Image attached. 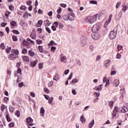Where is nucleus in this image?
<instances>
[{
  "label": "nucleus",
  "instance_id": "423d86ee",
  "mask_svg": "<svg viewBox=\"0 0 128 128\" xmlns=\"http://www.w3.org/2000/svg\"><path fill=\"white\" fill-rule=\"evenodd\" d=\"M106 16V10H102L98 14V18L99 20H102L104 17Z\"/></svg>",
  "mask_w": 128,
  "mask_h": 128
},
{
  "label": "nucleus",
  "instance_id": "7ed1b4c3",
  "mask_svg": "<svg viewBox=\"0 0 128 128\" xmlns=\"http://www.w3.org/2000/svg\"><path fill=\"white\" fill-rule=\"evenodd\" d=\"M100 26L99 24H95L92 27L93 32H97L100 30Z\"/></svg>",
  "mask_w": 128,
  "mask_h": 128
},
{
  "label": "nucleus",
  "instance_id": "e2e57ef3",
  "mask_svg": "<svg viewBox=\"0 0 128 128\" xmlns=\"http://www.w3.org/2000/svg\"><path fill=\"white\" fill-rule=\"evenodd\" d=\"M53 84V82L52 81H50V82H49L48 84V86H49V88H50V86H52Z\"/></svg>",
  "mask_w": 128,
  "mask_h": 128
},
{
  "label": "nucleus",
  "instance_id": "dca6fc26",
  "mask_svg": "<svg viewBox=\"0 0 128 128\" xmlns=\"http://www.w3.org/2000/svg\"><path fill=\"white\" fill-rule=\"evenodd\" d=\"M10 25H11V28H14V26H16L17 25V22H15V21H12L10 23Z\"/></svg>",
  "mask_w": 128,
  "mask_h": 128
},
{
  "label": "nucleus",
  "instance_id": "e433bc0d",
  "mask_svg": "<svg viewBox=\"0 0 128 128\" xmlns=\"http://www.w3.org/2000/svg\"><path fill=\"white\" fill-rule=\"evenodd\" d=\"M12 38L13 41H14V42L18 41V37L16 36H12Z\"/></svg>",
  "mask_w": 128,
  "mask_h": 128
},
{
  "label": "nucleus",
  "instance_id": "f3484780",
  "mask_svg": "<svg viewBox=\"0 0 128 128\" xmlns=\"http://www.w3.org/2000/svg\"><path fill=\"white\" fill-rule=\"evenodd\" d=\"M74 14H68V20H70V21H74Z\"/></svg>",
  "mask_w": 128,
  "mask_h": 128
},
{
  "label": "nucleus",
  "instance_id": "a19ab883",
  "mask_svg": "<svg viewBox=\"0 0 128 128\" xmlns=\"http://www.w3.org/2000/svg\"><path fill=\"white\" fill-rule=\"evenodd\" d=\"M38 66L39 69L42 70L43 68V64L40 63L38 64Z\"/></svg>",
  "mask_w": 128,
  "mask_h": 128
},
{
  "label": "nucleus",
  "instance_id": "3c124183",
  "mask_svg": "<svg viewBox=\"0 0 128 128\" xmlns=\"http://www.w3.org/2000/svg\"><path fill=\"white\" fill-rule=\"evenodd\" d=\"M55 44H56V43L54 41H51L49 43L48 46H52L55 45Z\"/></svg>",
  "mask_w": 128,
  "mask_h": 128
},
{
  "label": "nucleus",
  "instance_id": "c9c22d12",
  "mask_svg": "<svg viewBox=\"0 0 128 128\" xmlns=\"http://www.w3.org/2000/svg\"><path fill=\"white\" fill-rule=\"evenodd\" d=\"M15 115L18 117L19 118L20 116V111L19 110H16V112H15Z\"/></svg>",
  "mask_w": 128,
  "mask_h": 128
},
{
  "label": "nucleus",
  "instance_id": "13d9d810",
  "mask_svg": "<svg viewBox=\"0 0 128 128\" xmlns=\"http://www.w3.org/2000/svg\"><path fill=\"white\" fill-rule=\"evenodd\" d=\"M101 56L100 55H98L97 56V58H96V60L98 62V61H99L100 59H101Z\"/></svg>",
  "mask_w": 128,
  "mask_h": 128
},
{
  "label": "nucleus",
  "instance_id": "5fc2aeb1",
  "mask_svg": "<svg viewBox=\"0 0 128 128\" xmlns=\"http://www.w3.org/2000/svg\"><path fill=\"white\" fill-rule=\"evenodd\" d=\"M46 30L48 33L52 32V30L49 28H48V27L46 28Z\"/></svg>",
  "mask_w": 128,
  "mask_h": 128
},
{
  "label": "nucleus",
  "instance_id": "f257e3e1",
  "mask_svg": "<svg viewBox=\"0 0 128 128\" xmlns=\"http://www.w3.org/2000/svg\"><path fill=\"white\" fill-rule=\"evenodd\" d=\"M98 18V14H96L92 16H89L86 18V22L90 24H92L96 22Z\"/></svg>",
  "mask_w": 128,
  "mask_h": 128
},
{
  "label": "nucleus",
  "instance_id": "6ab92c4d",
  "mask_svg": "<svg viewBox=\"0 0 128 128\" xmlns=\"http://www.w3.org/2000/svg\"><path fill=\"white\" fill-rule=\"evenodd\" d=\"M80 120L82 123H85L86 122V119L84 116L82 115L80 116Z\"/></svg>",
  "mask_w": 128,
  "mask_h": 128
},
{
  "label": "nucleus",
  "instance_id": "4c0bfd02",
  "mask_svg": "<svg viewBox=\"0 0 128 128\" xmlns=\"http://www.w3.org/2000/svg\"><path fill=\"white\" fill-rule=\"evenodd\" d=\"M27 52H28V50L26 48H24L22 49V54H27Z\"/></svg>",
  "mask_w": 128,
  "mask_h": 128
},
{
  "label": "nucleus",
  "instance_id": "864d4df0",
  "mask_svg": "<svg viewBox=\"0 0 128 128\" xmlns=\"http://www.w3.org/2000/svg\"><path fill=\"white\" fill-rule=\"evenodd\" d=\"M13 32H14L15 34H20V32H19V31H18V30H13Z\"/></svg>",
  "mask_w": 128,
  "mask_h": 128
},
{
  "label": "nucleus",
  "instance_id": "052dcab7",
  "mask_svg": "<svg viewBox=\"0 0 128 128\" xmlns=\"http://www.w3.org/2000/svg\"><path fill=\"white\" fill-rule=\"evenodd\" d=\"M52 30H53V31H56V26H54V25H52Z\"/></svg>",
  "mask_w": 128,
  "mask_h": 128
},
{
  "label": "nucleus",
  "instance_id": "aec40b11",
  "mask_svg": "<svg viewBox=\"0 0 128 128\" xmlns=\"http://www.w3.org/2000/svg\"><path fill=\"white\" fill-rule=\"evenodd\" d=\"M6 119L8 122H10L11 120L9 116V113L8 111L6 112Z\"/></svg>",
  "mask_w": 128,
  "mask_h": 128
},
{
  "label": "nucleus",
  "instance_id": "4be33fe9",
  "mask_svg": "<svg viewBox=\"0 0 128 128\" xmlns=\"http://www.w3.org/2000/svg\"><path fill=\"white\" fill-rule=\"evenodd\" d=\"M60 62H66L67 58L66 56H62L60 58Z\"/></svg>",
  "mask_w": 128,
  "mask_h": 128
},
{
  "label": "nucleus",
  "instance_id": "393cba45",
  "mask_svg": "<svg viewBox=\"0 0 128 128\" xmlns=\"http://www.w3.org/2000/svg\"><path fill=\"white\" fill-rule=\"evenodd\" d=\"M128 8V6H126V4H124L122 6V10H123V12H126Z\"/></svg>",
  "mask_w": 128,
  "mask_h": 128
},
{
  "label": "nucleus",
  "instance_id": "774afa93",
  "mask_svg": "<svg viewBox=\"0 0 128 128\" xmlns=\"http://www.w3.org/2000/svg\"><path fill=\"white\" fill-rule=\"evenodd\" d=\"M69 72H70L69 69H67L64 72L65 75L68 74Z\"/></svg>",
  "mask_w": 128,
  "mask_h": 128
},
{
  "label": "nucleus",
  "instance_id": "2f4dec72",
  "mask_svg": "<svg viewBox=\"0 0 128 128\" xmlns=\"http://www.w3.org/2000/svg\"><path fill=\"white\" fill-rule=\"evenodd\" d=\"M36 42L37 44L40 45L42 44V40L38 39L36 40Z\"/></svg>",
  "mask_w": 128,
  "mask_h": 128
},
{
  "label": "nucleus",
  "instance_id": "09e8293b",
  "mask_svg": "<svg viewBox=\"0 0 128 128\" xmlns=\"http://www.w3.org/2000/svg\"><path fill=\"white\" fill-rule=\"evenodd\" d=\"M120 58H121V54L120 53H118L116 54V59H120Z\"/></svg>",
  "mask_w": 128,
  "mask_h": 128
},
{
  "label": "nucleus",
  "instance_id": "de8ad7c7",
  "mask_svg": "<svg viewBox=\"0 0 128 128\" xmlns=\"http://www.w3.org/2000/svg\"><path fill=\"white\" fill-rule=\"evenodd\" d=\"M116 74V71H112L110 72V76H114Z\"/></svg>",
  "mask_w": 128,
  "mask_h": 128
},
{
  "label": "nucleus",
  "instance_id": "a18cd8bd",
  "mask_svg": "<svg viewBox=\"0 0 128 128\" xmlns=\"http://www.w3.org/2000/svg\"><path fill=\"white\" fill-rule=\"evenodd\" d=\"M22 44L24 46H28V43L27 42H26L25 40H24V41L22 42Z\"/></svg>",
  "mask_w": 128,
  "mask_h": 128
},
{
  "label": "nucleus",
  "instance_id": "79ce46f5",
  "mask_svg": "<svg viewBox=\"0 0 128 128\" xmlns=\"http://www.w3.org/2000/svg\"><path fill=\"white\" fill-rule=\"evenodd\" d=\"M118 52L120 51L121 50H123L122 46L121 45H118Z\"/></svg>",
  "mask_w": 128,
  "mask_h": 128
},
{
  "label": "nucleus",
  "instance_id": "f03ea898",
  "mask_svg": "<svg viewBox=\"0 0 128 128\" xmlns=\"http://www.w3.org/2000/svg\"><path fill=\"white\" fill-rule=\"evenodd\" d=\"M112 14H111L109 15V18L105 20V23L104 25V28H107L109 24L111 22L112 18Z\"/></svg>",
  "mask_w": 128,
  "mask_h": 128
},
{
  "label": "nucleus",
  "instance_id": "0eeeda50",
  "mask_svg": "<svg viewBox=\"0 0 128 128\" xmlns=\"http://www.w3.org/2000/svg\"><path fill=\"white\" fill-rule=\"evenodd\" d=\"M26 122L30 126H33L34 124H32L34 120H32V118L31 117H28L26 119Z\"/></svg>",
  "mask_w": 128,
  "mask_h": 128
},
{
  "label": "nucleus",
  "instance_id": "6e6552de",
  "mask_svg": "<svg viewBox=\"0 0 128 128\" xmlns=\"http://www.w3.org/2000/svg\"><path fill=\"white\" fill-rule=\"evenodd\" d=\"M118 112V108L117 106H115L114 108V110L112 113L113 118L116 117V114Z\"/></svg>",
  "mask_w": 128,
  "mask_h": 128
},
{
  "label": "nucleus",
  "instance_id": "b1692460",
  "mask_svg": "<svg viewBox=\"0 0 128 128\" xmlns=\"http://www.w3.org/2000/svg\"><path fill=\"white\" fill-rule=\"evenodd\" d=\"M60 79V76L58 74H56V76L53 78V80L57 81Z\"/></svg>",
  "mask_w": 128,
  "mask_h": 128
},
{
  "label": "nucleus",
  "instance_id": "473e14b6",
  "mask_svg": "<svg viewBox=\"0 0 128 128\" xmlns=\"http://www.w3.org/2000/svg\"><path fill=\"white\" fill-rule=\"evenodd\" d=\"M38 50H40V52L43 53L44 52V48L42 46H38Z\"/></svg>",
  "mask_w": 128,
  "mask_h": 128
},
{
  "label": "nucleus",
  "instance_id": "2eb2a0df",
  "mask_svg": "<svg viewBox=\"0 0 128 128\" xmlns=\"http://www.w3.org/2000/svg\"><path fill=\"white\" fill-rule=\"evenodd\" d=\"M110 62V60H106L104 61V66L106 68H108V66L109 63Z\"/></svg>",
  "mask_w": 128,
  "mask_h": 128
},
{
  "label": "nucleus",
  "instance_id": "f8f14e48",
  "mask_svg": "<svg viewBox=\"0 0 128 128\" xmlns=\"http://www.w3.org/2000/svg\"><path fill=\"white\" fill-rule=\"evenodd\" d=\"M113 84L114 86H118L120 84V80L118 79H114V81L113 82Z\"/></svg>",
  "mask_w": 128,
  "mask_h": 128
},
{
  "label": "nucleus",
  "instance_id": "6e6d98bb",
  "mask_svg": "<svg viewBox=\"0 0 128 128\" xmlns=\"http://www.w3.org/2000/svg\"><path fill=\"white\" fill-rule=\"evenodd\" d=\"M64 28V25H63L62 24L60 23L59 24H58V28H59L60 29H62V28Z\"/></svg>",
  "mask_w": 128,
  "mask_h": 128
},
{
  "label": "nucleus",
  "instance_id": "cd10ccee",
  "mask_svg": "<svg viewBox=\"0 0 128 128\" xmlns=\"http://www.w3.org/2000/svg\"><path fill=\"white\" fill-rule=\"evenodd\" d=\"M78 80L77 78H74L71 82V84H76V83H78Z\"/></svg>",
  "mask_w": 128,
  "mask_h": 128
},
{
  "label": "nucleus",
  "instance_id": "9d476101",
  "mask_svg": "<svg viewBox=\"0 0 128 128\" xmlns=\"http://www.w3.org/2000/svg\"><path fill=\"white\" fill-rule=\"evenodd\" d=\"M103 84H100V85L95 86L94 89L98 92H100L103 88Z\"/></svg>",
  "mask_w": 128,
  "mask_h": 128
},
{
  "label": "nucleus",
  "instance_id": "a211bd4d",
  "mask_svg": "<svg viewBox=\"0 0 128 128\" xmlns=\"http://www.w3.org/2000/svg\"><path fill=\"white\" fill-rule=\"evenodd\" d=\"M12 54H14V55H16V56H18V55L19 54V52L18 51V50H12Z\"/></svg>",
  "mask_w": 128,
  "mask_h": 128
},
{
  "label": "nucleus",
  "instance_id": "49530a36",
  "mask_svg": "<svg viewBox=\"0 0 128 128\" xmlns=\"http://www.w3.org/2000/svg\"><path fill=\"white\" fill-rule=\"evenodd\" d=\"M27 8H26V6H25L24 5H22L20 6V9L22 10H25Z\"/></svg>",
  "mask_w": 128,
  "mask_h": 128
},
{
  "label": "nucleus",
  "instance_id": "603ef678",
  "mask_svg": "<svg viewBox=\"0 0 128 128\" xmlns=\"http://www.w3.org/2000/svg\"><path fill=\"white\" fill-rule=\"evenodd\" d=\"M62 12V8H58V9L57 10V12L60 14Z\"/></svg>",
  "mask_w": 128,
  "mask_h": 128
},
{
  "label": "nucleus",
  "instance_id": "1a4fd4ad",
  "mask_svg": "<svg viewBox=\"0 0 128 128\" xmlns=\"http://www.w3.org/2000/svg\"><path fill=\"white\" fill-rule=\"evenodd\" d=\"M17 58H18V56H16V55L14 54H9V56H8V58L10 60H14V59Z\"/></svg>",
  "mask_w": 128,
  "mask_h": 128
},
{
  "label": "nucleus",
  "instance_id": "0e129e2a",
  "mask_svg": "<svg viewBox=\"0 0 128 128\" xmlns=\"http://www.w3.org/2000/svg\"><path fill=\"white\" fill-rule=\"evenodd\" d=\"M54 26H55L56 28H58V22H54Z\"/></svg>",
  "mask_w": 128,
  "mask_h": 128
},
{
  "label": "nucleus",
  "instance_id": "338daca9",
  "mask_svg": "<svg viewBox=\"0 0 128 128\" xmlns=\"http://www.w3.org/2000/svg\"><path fill=\"white\" fill-rule=\"evenodd\" d=\"M60 6L62 8H66V4H60Z\"/></svg>",
  "mask_w": 128,
  "mask_h": 128
},
{
  "label": "nucleus",
  "instance_id": "c85d7f7f",
  "mask_svg": "<svg viewBox=\"0 0 128 128\" xmlns=\"http://www.w3.org/2000/svg\"><path fill=\"white\" fill-rule=\"evenodd\" d=\"M14 110H15V108H14L12 107L11 106H10V112L14 113Z\"/></svg>",
  "mask_w": 128,
  "mask_h": 128
},
{
  "label": "nucleus",
  "instance_id": "f704fd0d",
  "mask_svg": "<svg viewBox=\"0 0 128 128\" xmlns=\"http://www.w3.org/2000/svg\"><path fill=\"white\" fill-rule=\"evenodd\" d=\"M100 100L99 98H94V100H92L94 104H96Z\"/></svg>",
  "mask_w": 128,
  "mask_h": 128
},
{
  "label": "nucleus",
  "instance_id": "9b49d317",
  "mask_svg": "<svg viewBox=\"0 0 128 128\" xmlns=\"http://www.w3.org/2000/svg\"><path fill=\"white\" fill-rule=\"evenodd\" d=\"M45 112L46 110H44V107H42L40 110V116L42 117H44Z\"/></svg>",
  "mask_w": 128,
  "mask_h": 128
},
{
  "label": "nucleus",
  "instance_id": "bf43d9fd",
  "mask_svg": "<svg viewBox=\"0 0 128 128\" xmlns=\"http://www.w3.org/2000/svg\"><path fill=\"white\" fill-rule=\"evenodd\" d=\"M7 25V23L6 22H2L0 26L2 27H5Z\"/></svg>",
  "mask_w": 128,
  "mask_h": 128
},
{
  "label": "nucleus",
  "instance_id": "4468645a",
  "mask_svg": "<svg viewBox=\"0 0 128 128\" xmlns=\"http://www.w3.org/2000/svg\"><path fill=\"white\" fill-rule=\"evenodd\" d=\"M38 60H36L34 61H32L30 62V66L32 67H34L38 64Z\"/></svg>",
  "mask_w": 128,
  "mask_h": 128
},
{
  "label": "nucleus",
  "instance_id": "ea45409f",
  "mask_svg": "<svg viewBox=\"0 0 128 128\" xmlns=\"http://www.w3.org/2000/svg\"><path fill=\"white\" fill-rule=\"evenodd\" d=\"M90 4H98L97 1L96 0H90Z\"/></svg>",
  "mask_w": 128,
  "mask_h": 128
},
{
  "label": "nucleus",
  "instance_id": "39448f33",
  "mask_svg": "<svg viewBox=\"0 0 128 128\" xmlns=\"http://www.w3.org/2000/svg\"><path fill=\"white\" fill-rule=\"evenodd\" d=\"M100 34L96 32L92 34V38L96 40H100Z\"/></svg>",
  "mask_w": 128,
  "mask_h": 128
},
{
  "label": "nucleus",
  "instance_id": "69168bd1",
  "mask_svg": "<svg viewBox=\"0 0 128 128\" xmlns=\"http://www.w3.org/2000/svg\"><path fill=\"white\" fill-rule=\"evenodd\" d=\"M0 47L2 50H4V48H6V46H4V44L3 43L1 44Z\"/></svg>",
  "mask_w": 128,
  "mask_h": 128
},
{
  "label": "nucleus",
  "instance_id": "37998d69",
  "mask_svg": "<svg viewBox=\"0 0 128 128\" xmlns=\"http://www.w3.org/2000/svg\"><path fill=\"white\" fill-rule=\"evenodd\" d=\"M53 99H54L53 97H50V98H49V100H48V104H52Z\"/></svg>",
  "mask_w": 128,
  "mask_h": 128
},
{
  "label": "nucleus",
  "instance_id": "20e7f679",
  "mask_svg": "<svg viewBox=\"0 0 128 128\" xmlns=\"http://www.w3.org/2000/svg\"><path fill=\"white\" fill-rule=\"evenodd\" d=\"M116 36V31L114 30L111 31L110 35V39L112 40H114Z\"/></svg>",
  "mask_w": 128,
  "mask_h": 128
},
{
  "label": "nucleus",
  "instance_id": "c756f323",
  "mask_svg": "<svg viewBox=\"0 0 128 128\" xmlns=\"http://www.w3.org/2000/svg\"><path fill=\"white\" fill-rule=\"evenodd\" d=\"M28 54L29 55L32 57H34V52L32 51V50H30V51L28 52Z\"/></svg>",
  "mask_w": 128,
  "mask_h": 128
},
{
  "label": "nucleus",
  "instance_id": "4d7b16f0",
  "mask_svg": "<svg viewBox=\"0 0 128 128\" xmlns=\"http://www.w3.org/2000/svg\"><path fill=\"white\" fill-rule=\"evenodd\" d=\"M86 44V42L84 40V41H82L81 42V46H84Z\"/></svg>",
  "mask_w": 128,
  "mask_h": 128
},
{
  "label": "nucleus",
  "instance_id": "7c9ffc66",
  "mask_svg": "<svg viewBox=\"0 0 128 128\" xmlns=\"http://www.w3.org/2000/svg\"><path fill=\"white\" fill-rule=\"evenodd\" d=\"M108 105H109V106H110V108H112L113 106H114V102H112V101H110V102H108Z\"/></svg>",
  "mask_w": 128,
  "mask_h": 128
},
{
  "label": "nucleus",
  "instance_id": "680f3d73",
  "mask_svg": "<svg viewBox=\"0 0 128 128\" xmlns=\"http://www.w3.org/2000/svg\"><path fill=\"white\" fill-rule=\"evenodd\" d=\"M109 84H110L109 80H107V81L106 82V84H105V87H106V88H107L108 86H109Z\"/></svg>",
  "mask_w": 128,
  "mask_h": 128
},
{
  "label": "nucleus",
  "instance_id": "72a5a7b5",
  "mask_svg": "<svg viewBox=\"0 0 128 128\" xmlns=\"http://www.w3.org/2000/svg\"><path fill=\"white\" fill-rule=\"evenodd\" d=\"M42 24H43V20H38V24L39 25V26H41L42 25Z\"/></svg>",
  "mask_w": 128,
  "mask_h": 128
},
{
  "label": "nucleus",
  "instance_id": "ddd939ff",
  "mask_svg": "<svg viewBox=\"0 0 128 128\" xmlns=\"http://www.w3.org/2000/svg\"><path fill=\"white\" fill-rule=\"evenodd\" d=\"M120 112L122 113H126L128 112V108L126 106H124L120 108Z\"/></svg>",
  "mask_w": 128,
  "mask_h": 128
},
{
  "label": "nucleus",
  "instance_id": "8fccbe9b",
  "mask_svg": "<svg viewBox=\"0 0 128 128\" xmlns=\"http://www.w3.org/2000/svg\"><path fill=\"white\" fill-rule=\"evenodd\" d=\"M11 14V12H9L8 10H6L5 12V14L6 17H8L9 15Z\"/></svg>",
  "mask_w": 128,
  "mask_h": 128
},
{
  "label": "nucleus",
  "instance_id": "5701e85b",
  "mask_svg": "<svg viewBox=\"0 0 128 128\" xmlns=\"http://www.w3.org/2000/svg\"><path fill=\"white\" fill-rule=\"evenodd\" d=\"M50 22L48 20H46L44 21V24L45 26H49L50 24Z\"/></svg>",
  "mask_w": 128,
  "mask_h": 128
},
{
  "label": "nucleus",
  "instance_id": "58836bf2",
  "mask_svg": "<svg viewBox=\"0 0 128 128\" xmlns=\"http://www.w3.org/2000/svg\"><path fill=\"white\" fill-rule=\"evenodd\" d=\"M94 96H96V98H98V96H100V92H94Z\"/></svg>",
  "mask_w": 128,
  "mask_h": 128
},
{
  "label": "nucleus",
  "instance_id": "a878e982",
  "mask_svg": "<svg viewBox=\"0 0 128 128\" xmlns=\"http://www.w3.org/2000/svg\"><path fill=\"white\" fill-rule=\"evenodd\" d=\"M22 58H23V60L24 62H29V60H30L28 56H23Z\"/></svg>",
  "mask_w": 128,
  "mask_h": 128
},
{
  "label": "nucleus",
  "instance_id": "bb28decb",
  "mask_svg": "<svg viewBox=\"0 0 128 128\" xmlns=\"http://www.w3.org/2000/svg\"><path fill=\"white\" fill-rule=\"evenodd\" d=\"M62 18L64 20H66V21L68 20V16L66 14H64Z\"/></svg>",
  "mask_w": 128,
  "mask_h": 128
},
{
  "label": "nucleus",
  "instance_id": "412c9836",
  "mask_svg": "<svg viewBox=\"0 0 128 128\" xmlns=\"http://www.w3.org/2000/svg\"><path fill=\"white\" fill-rule=\"evenodd\" d=\"M94 120H93L89 124L88 127L90 128H92L94 126Z\"/></svg>",
  "mask_w": 128,
  "mask_h": 128
},
{
  "label": "nucleus",
  "instance_id": "c03bdc74",
  "mask_svg": "<svg viewBox=\"0 0 128 128\" xmlns=\"http://www.w3.org/2000/svg\"><path fill=\"white\" fill-rule=\"evenodd\" d=\"M11 50H12L11 48H6V54H8L9 52H10Z\"/></svg>",
  "mask_w": 128,
  "mask_h": 128
}]
</instances>
